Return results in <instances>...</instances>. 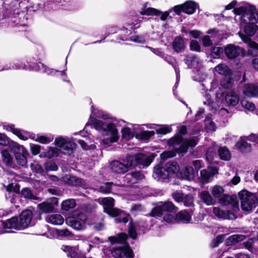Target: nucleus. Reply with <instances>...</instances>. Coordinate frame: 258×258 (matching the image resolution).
Segmentation results:
<instances>
[{
	"label": "nucleus",
	"instance_id": "4be33fe9",
	"mask_svg": "<svg viewBox=\"0 0 258 258\" xmlns=\"http://www.w3.org/2000/svg\"><path fill=\"white\" fill-rule=\"evenodd\" d=\"M140 231L144 232V227L142 225L139 223H134L132 221L130 222L128 232L131 238L133 239H136L137 236V232L140 233Z\"/></svg>",
	"mask_w": 258,
	"mask_h": 258
},
{
	"label": "nucleus",
	"instance_id": "6e6552de",
	"mask_svg": "<svg viewBox=\"0 0 258 258\" xmlns=\"http://www.w3.org/2000/svg\"><path fill=\"white\" fill-rule=\"evenodd\" d=\"M135 161L134 156L127 155L122 161H113L110 164L111 171L115 174H122L127 172L134 167Z\"/></svg>",
	"mask_w": 258,
	"mask_h": 258
},
{
	"label": "nucleus",
	"instance_id": "f03ea898",
	"mask_svg": "<svg viewBox=\"0 0 258 258\" xmlns=\"http://www.w3.org/2000/svg\"><path fill=\"white\" fill-rule=\"evenodd\" d=\"M167 144L169 147H172L173 150L165 151L161 154V158L163 160L174 157L176 153L187 152L189 147H195L197 143L192 138L184 139L181 136H177L169 139Z\"/></svg>",
	"mask_w": 258,
	"mask_h": 258
},
{
	"label": "nucleus",
	"instance_id": "58836bf2",
	"mask_svg": "<svg viewBox=\"0 0 258 258\" xmlns=\"http://www.w3.org/2000/svg\"><path fill=\"white\" fill-rule=\"evenodd\" d=\"M200 197L207 205H212L214 203V201L212 197L208 191H203L201 192Z\"/></svg>",
	"mask_w": 258,
	"mask_h": 258
},
{
	"label": "nucleus",
	"instance_id": "9b49d317",
	"mask_svg": "<svg viewBox=\"0 0 258 258\" xmlns=\"http://www.w3.org/2000/svg\"><path fill=\"white\" fill-rule=\"evenodd\" d=\"M12 146L14 150L15 158L18 164L23 167H27L26 156L28 155L27 151L23 146L16 143H13Z\"/></svg>",
	"mask_w": 258,
	"mask_h": 258
},
{
	"label": "nucleus",
	"instance_id": "cd10ccee",
	"mask_svg": "<svg viewBox=\"0 0 258 258\" xmlns=\"http://www.w3.org/2000/svg\"><path fill=\"white\" fill-rule=\"evenodd\" d=\"M179 174L180 178L187 180H191L195 177L194 169L190 166H186L185 169Z\"/></svg>",
	"mask_w": 258,
	"mask_h": 258
},
{
	"label": "nucleus",
	"instance_id": "de8ad7c7",
	"mask_svg": "<svg viewBox=\"0 0 258 258\" xmlns=\"http://www.w3.org/2000/svg\"><path fill=\"white\" fill-rule=\"evenodd\" d=\"M205 127L208 132L215 131V124L210 117H208L206 118L205 120Z\"/></svg>",
	"mask_w": 258,
	"mask_h": 258
},
{
	"label": "nucleus",
	"instance_id": "774afa93",
	"mask_svg": "<svg viewBox=\"0 0 258 258\" xmlns=\"http://www.w3.org/2000/svg\"><path fill=\"white\" fill-rule=\"evenodd\" d=\"M30 148L32 153L33 155H37L40 151V146L37 145L31 144Z\"/></svg>",
	"mask_w": 258,
	"mask_h": 258
},
{
	"label": "nucleus",
	"instance_id": "a18cd8bd",
	"mask_svg": "<svg viewBox=\"0 0 258 258\" xmlns=\"http://www.w3.org/2000/svg\"><path fill=\"white\" fill-rule=\"evenodd\" d=\"M245 238V236L242 234L233 235L228 238V243L231 244H235L238 242L243 240Z\"/></svg>",
	"mask_w": 258,
	"mask_h": 258
},
{
	"label": "nucleus",
	"instance_id": "ea45409f",
	"mask_svg": "<svg viewBox=\"0 0 258 258\" xmlns=\"http://www.w3.org/2000/svg\"><path fill=\"white\" fill-rule=\"evenodd\" d=\"M218 153L222 160L228 161L231 158V154L230 151L226 147L219 148Z\"/></svg>",
	"mask_w": 258,
	"mask_h": 258
},
{
	"label": "nucleus",
	"instance_id": "393cba45",
	"mask_svg": "<svg viewBox=\"0 0 258 258\" xmlns=\"http://www.w3.org/2000/svg\"><path fill=\"white\" fill-rule=\"evenodd\" d=\"M60 153L59 149L52 147H48L42 152L39 155L41 158H51L54 157L58 156Z\"/></svg>",
	"mask_w": 258,
	"mask_h": 258
},
{
	"label": "nucleus",
	"instance_id": "f3484780",
	"mask_svg": "<svg viewBox=\"0 0 258 258\" xmlns=\"http://www.w3.org/2000/svg\"><path fill=\"white\" fill-rule=\"evenodd\" d=\"M111 253L116 258H132L133 257V250L128 245L114 248L111 251Z\"/></svg>",
	"mask_w": 258,
	"mask_h": 258
},
{
	"label": "nucleus",
	"instance_id": "2f4dec72",
	"mask_svg": "<svg viewBox=\"0 0 258 258\" xmlns=\"http://www.w3.org/2000/svg\"><path fill=\"white\" fill-rule=\"evenodd\" d=\"M214 71L218 74L223 76H229L231 74V70L224 63L217 65L214 69Z\"/></svg>",
	"mask_w": 258,
	"mask_h": 258
},
{
	"label": "nucleus",
	"instance_id": "b1692460",
	"mask_svg": "<svg viewBox=\"0 0 258 258\" xmlns=\"http://www.w3.org/2000/svg\"><path fill=\"white\" fill-rule=\"evenodd\" d=\"M172 46L174 50L179 53L184 51L186 45L184 39L180 36L176 37L172 42Z\"/></svg>",
	"mask_w": 258,
	"mask_h": 258
},
{
	"label": "nucleus",
	"instance_id": "ddd939ff",
	"mask_svg": "<svg viewBox=\"0 0 258 258\" xmlns=\"http://www.w3.org/2000/svg\"><path fill=\"white\" fill-rule=\"evenodd\" d=\"M57 206V198L52 197L39 204L37 207L40 213H50L53 212L55 210V207Z\"/></svg>",
	"mask_w": 258,
	"mask_h": 258
},
{
	"label": "nucleus",
	"instance_id": "c9c22d12",
	"mask_svg": "<svg viewBox=\"0 0 258 258\" xmlns=\"http://www.w3.org/2000/svg\"><path fill=\"white\" fill-rule=\"evenodd\" d=\"M238 35L242 40L245 43H247L250 47L256 50H258V44L255 42L252 41L250 38L245 36L244 34H242L240 32H238Z\"/></svg>",
	"mask_w": 258,
	"mask_h": 258
},
{
	"label": "nucleus",
	"instance_id": "1a4fd4ad",
	"mask_svg": "<svg viewBox=\"0 0 258 258\" xmlns=\"http://www.w3.org/2000/svg\"><path fill=\"white\" fill-rule=\"evenodd\" d=\"M241 207L243 211H250L257 205L256 196L247 190H242L238 194Z\"/></svg>",
	"mask_w": 258,
	"mask_h": 258
},
{
	"label": "nucleus",
	"instance_id": "4468645a",
	"mask_svg": "<svg viewBox=\"0 0 258 258\" xmlns=\"http://www.w3.org/2000/svg\"><path fill=\"white\" fill-rule=\"evenodd\" d=\"M140 14L142 15L159 16L162 21L166 20L169 16L168 12H162L154 8L148 7L146 4L142 8Z\"/></svg>",
	"mask_w": 258,
	"mask_h": 258
},
{
	"label": "nucleus",
	"instance_id": "aec40b11",
	"mask_svg": "<svg viewBox=\"0 0 258 258\" xmlns=\"http://www.w3.org/2000/svg\"><path fill=\"white\" fill-rule=\"evenodd\" d=\"M224 51L228 58L233 59L237 57L240 54L242 49L238 46L230 44L225 47Z\"/></svg>",
	"mask_w": 258,
	"mask_h": 258
},
{
	"label": "nucleus",
	"instance_id": "f704fd0d",
	"mask_svg": "<svg viewBox=\"0 0 258 258\" xmlns=\"http://www.w3.org/2000/svg\"><path fill=\"white\" fill-rule=\"evenodd\" d=\"M196 9V4L191 1H187L183 4V12L188 14H193Z\"/></svg>",
	"mask_w": 258,
	"mask_h": 258
},
{
	"label": "nucleus",
	"instance_id": "603ef678",
	"mask_svg": "<svg viewBox=\"0 0 258 258\" xmlns=\"http://www.w3.org/2000/svg\"><path fill=\"white\" fill-rule=\"evenodd\" d=\"M135 183L133 180V175L131 173L126 174L123 179V185L125 186H131Z\"/></svg>",
	"mask_w": 258,
	"mask_h": 258
},
{
	"label": "nucleus",
	"instance_id": "69168bd1",
	"mask_svg": "<svg viewBox=\"0 0 258 258\" xmlns=\"http://www.w3.org/2000/svg\"><path fill=\"white\" fill-rule=\"evenodd\" d=\"M52 139L46 137L45 136H42L37 137L36 141L42 144H47L50 143L52 141Z\"/></svg>",
	"mask_w": 258,
	"mask_h": 258
},
{
	"label": "nucleus",
	"instance_id": "7c9ffc66",
	"mask_svg": "<svg viewBox=\"0 0 258 258\" xmlns=\"http://www.w3.org/2000/svg\"><path fill=\"white\" fill-rule=\"evenodd\" d=\"M176 219L182 223H189L191 219V215L187 211H181L176 215Z\"/></svg>",
	"mask_w": 258,
	"mask_h": 258
},
{
	"label": "nucleus",
	"instance_id": "20e7f679",
	"mask_svg": "<svg viewBox=\"0 0 258 258\" xmlns=\"http://www.w3.org/2000/svg\"><path fill=\"white\" fill-rule=\"evenodd\" d=\"M91 121L94 127L104 136H109V138L102 141L103 145L110 146L117 141L119 138L118 133L114 124L108 121L103 122L96 118H91Z\"/></svg>",
	"mask_w": 258,
	"mask_h": 258
},
{
	"label": "nucleus",
	"instance_id": "423d86ee",
	"mask_svg": "<svg viewBox=\"0 0 258 258\" xmlns=\"http://www.w3.org/2000/svg\"><path fill=\"white\" fill-rule=\"evenodd\" d=\"M102 204L104 211L112 217L115 218L117 223L123 222L126 223L128 222L129 215L124 211L113 208L114 200L111 197L104 198L102 199Z\"/></svg>",
	"mask_w": 258,
	"mask_h": 258
},
{
	"label": "nucleus",
	"instance_id": "13d9d810",
	"mask_svg": "<svg viewBox=\"0 0 258 258\" xmlns=\"http://www.w3.org/2000/svg\"><path fill=\"white\" fill-rule=\"evenodd\" d=\"M224 237L225 236L224 235H220L218 236L215 239H214L212 241L211 243V246L212 247H217L220 243H222L223 241Z\"/></svg>",
	"mask_w": 258,
	"mask_h": 258
},
{
	"label": "nucleus",
	"instance_id": "2eb2a0df",
	"mask_svg": "<svg viewBox=\"0 0 258 258\" xmlns=\"http://www.w3.org/2000/svg\"><path fill=\"white\" fill-rule=\"evenodd\" d=\"M18 66L16 67V69L29 70L35 71H41L42 73H47L48 75L52 74L53 71L48 69L46 66H44L41 62H35L32 63L30 66L28 67L26 64L20 63L18 64Z\"/></svg>",
	"mask_w": 258,
	"mask_h": 258
},
{
	"label": "nucleus",
	"instance_id": "49530a36",
	"mask_svg": "<svg viewBox=\"0 0 258 258\" xmlns=\"http://www.w3.org/2000/svg\"><path fill=\"white\" fill-rule=\"evenodd\" d=\"M23 197L26 199L38 200V198L33 195L31 190L28 188H24L21 191Z\"/></svg>",
	"mask_w": 258,
	"mask_h": 258
},
{
	"label": "nucleus",
	"instance_id": "37998d69",
	"mask_svg": "<svg viewBox=\"0 0 258 258\" xmlns=\"http://www.w3.org/2000/svg\"><path fill=\"white\" fill-rule=\"evenodd\" d=\"M224 189L223 187L219 185H215L211 191L212 195L218 200L224 195Z\"/></svg>",
	"mask_w": 258,
	"mask_h": 258
},
{
	"label": "nucleus",
	"instance_id": "5701e85b",
	"mask_svg": "<svg viewBox=\"0 0 258 258\" xmlns=\"http://www.w3.org/2000/svg\"><path fill=\"white\" fill-rule=\"evenodd\" d=\"M243 94L247 97H258V84H246L243 89Z\"/></svg>",
	"mask_w": 258,
	"mask_h": 258
},
{
	"label": "nucleus",
	"instance_id": "dca6fc26",
	"mask_svg": "<svg viewBox=\"0 0 258 258\" xmlns=\"http://www.w3.org/2000/svg\"><path fill=\"white\" fill-rule=\"evenodd\" d=\"M175 208L174 205L170 202H161L152 211L151 215L153 217L160 216L162 215L163 211L171 212L174 211Z\"/></svg>",
	"mask_w": 258,
	"mask_h": 258
},
{
	"label": "nucleus",
	"instance_id": "680f3d73",
	"mask_svg": "<svg viewBox=\"0 0 258 258\" xmlns=\"http://www.w3.org/2000/svg\"><path fill=\"white\" fill-rule=\"evenodd\" d=\"M12 132L23 140H26L28 139L27 137L23 135V133L19 129L12 128Z\"/></svg>",
	"mask_w": 258,
	"mask_h": 258
},
{
	"label": "nucleus",
	"instance_id": "e433bc0d",
	"mask_svg": "<svg viewBox=\"0 0 258 258\" xmlns=\"http://www.w3.org/2000/svg\"><path fill=\"white\" fill-rule=\"evenodd\" d=\"M63 180L68 184L72 185L78 186L81 183V179L73 176L66 175L63 177Z\"/></svg>",
	"mask_w": 258,
	"mask_h": 258
},
{
	"label": "nucleus",
	"instance_id": "0eeeda50",
	"mask_svg": "<svg viewBox=\"0 0 258 258\" xmlns=\"http://www.w3.org/2000/svg\"><path fill=\"white\" fill-rule=\"evenodd\" d=\"M179 171L178 164L175 162H169L164 167L157 165L154 167L153 176L158 180H165L177 175Z\"/></svg>",
	"mask_w": 258,
	"mask_h": 258
},
{
	"label": "nucleus",
	"instance_id": "79ce46f5",
	"mask_svg": "<svg viewBox=\"0 0 258 258\" xmlns=\"http://www.w3.org/2000/svg\"><path fill=\"white\" fill-rule=\"evenodd\" d=\"M76 205V202L73 199H70L63 201L61 204L62 209L66 211H68L70 209H73Z\"/></svg>",
	"mask_w": 258,
	"mask_h": 258
},
{
	"label": "nucleus",
	"instance_id": "412c9836",
	"mask_svg": "<svg viewBox=\"0 0 258 258\" xmlns=\"http://www.w3.org/2000/svg\"><path fill=\"white\" fill-rule=\"evenodd\" d=\"M213 213L219 218L228 220H233L236 218V216L233 212L229 211L222 210L218 207L214 208Z\"/></svg>",
	"mask_w": 258,
	"mask_h": 258
},
{
	"label": "nucleus",
	"instance_id": "6e6d98bb",
	"mask_svg": "<svg viewBox=\"0 0 258 258\" xmlns=\"http://www.w3.org/2000/svg\"><path fill=\"white\" fill-rule=\"evenodd\" d=\"M112 182H106L99 187V191L103 193H109L111 191Z\"/></svg>",
	"mask_w": 258,
	"mask_h": 258
},
{
	"label": "nucleus",
	"instance_id": "a211bd4d",
	"mask_svg": "<svg viewBox=\"0 0 258 258\" xmlns=\"http://www.w3.org/2000/svg\"><path fill=\"white\" fill-rule=\"evenodd\" d=\"M220 204L224 206L231 205L234 211L239 210L238 203L235 196H231L227 194H224L219 200Z\"/></svg>",
	"mask_w": 258,
	"mask_h": 258
},
{
	"label": "nucleus",
	"instance_id": "c756f323",
	"mask_svg": "<svg viewBox=\"0 0 258 258\" xmlns=\"http://www.w3.org/2000/svg\"><path fill=\"white\" fill-rule=\"evenodd\" d=\"M127 238V235L125 233H121L114 236H110L108 238L111 244L115 243H123Z\"/></svg>",
	"mask_w": 258,
	"mask_h": 258
},
{
	"label": "nucleus",
	"instance_id": "5fc2aeb1",
	"mask_svg": "<svg viewBox=\"0 0 258 258\" xmlns=\"http://www.w3.org/2000/svg\"><path fill=\"white\" fill-rule=\"evenodd\" d=\"M241 104L244 108L249 111H252L255 108V105L253 103L245 99L241 100Z\"/></svg>",
	"mask_w": 258,
	"mask_h": 258
},
{
	"label": "nucleus",
	"instance_id": "338daca9",
	"mask_svg": "<svg viewBox=\"0 0 258 258\" xmlns=\"http://www.w3.org/2000/svg\"><path fill=\"white\" fill-rule=\"evenodd\" d=\"M172 197L177 202H182L183 200V195L181 192H175L172 194Z\"/></svg>",
	"mask_w": 258,
	"mask_h": 258
},
{
	"label": "nucleus",
	"instance_id": "a878e982",
	"mask_svg": "<svg viewBox=\"0 0 258 258\" xmlns=\"http://www.w3.org/2000/svg\"><path fill=\"white\" fill-rule=\"evenodd\" d=\"M246 140H248V137H241L239 141L235 144L236 149L242 152L249 151L251 146L250 144L246 142Z\"/></svg>",
	"mask_w": 258,
	"mask_h": 258
},
{
	"label": "nucleus",
	"instance_id": "052dcab7",
	"mask_svg": "<svg viewBox=\"0 0 258 258\" xmlns=\"http://www.w3.org/2000/svg\"><path fill=\"white\" fill-rule=\"evenodd\" d=\"M31 167L32 170L36 172L37 173H40L41 174H43L44 173V171H43L42 167L38 164H31Z\"/></svg>",
	"mask_w": 258,
	"mask_h": 258
},
{
	"label": "nucleus",
	"instance_id": "6ab92c4d",
	"mask_svg": "<svg viewBox=\"0 0 258 258\" xmlns=\"http://www.w3.org/2000/svg\"><path fill=\"white\" fill-rule=\"evenodd\" d=\"M154 156L153 154L147 155L144 154H138L134 157L135 161L134 166L137 164L143 166H149L153 161Z\"/></svg>",
	"mask_w": 258,
	"mask_h": 258
},
{
	"label": "nucleus",
	"instance_id": "72a5a7b5",
	"mask_svg": "<svg viewBox=\"0 0 258 258\" xmlns=\"http://www.w3.org/2000/svg\"><path fill=\"white\" fill-rule=\"evenodd\" d=\"M46 221L53 225H61L63 223L64 219L60 215L55 214L47 217Z\"/></svg>",
	"mask_w": 258,
	"mask_h": 258
},
{
	"label": "nucleus",
	"instance_id": "864d4df0",
	"mask_svg": "<svg viewBox=\"0 0 258 258\" xmlns=\"http://www.w3.org/2000/svg\"><path fill=\"white\" fill-rule=\"evenodd\" d=\"M3 161L7 164L9 165L11 163L12 158L10 153L6 150L1 152Z\"/></svg>",
	"mask_w": 258,
	"mask_h": 258
},
{
	"label": "nucleus",
	"instance_id": "09e8293b",
	"mask_svg": "<svg viewBox=\"0 0 258 258\" xmlns=\"http://www.w3.org/2000/svg\"><path fill=\"white\" fill-rule=\"evenodd\" d=\"M122 137L126 140H129L134 136V134L128 127H124L121 130Z\"/></svg>",
	"mask_w": 258,
	"mask_h": 258
},
{
	"label": "nucleus",
	"instance_id": "bf43d9fd",
	"mask_svg": "<svg viewBox=\"0 0 258 258\" xmlns=\"http://www.w3.org/2000/svg\"><path fill=\"white\" fill-rule=\"evenodd\" d=\"M132 175H133V180L135 183L137 182L139 180H142L144 178V176L140 171L132 172Z\"/></svg>",
	"mask_w": 258,
	"mask_h": 258
},
{
	"label": "nucleus",
	"instance_id": "c85d7f7f",
	"mask_svg": "<svg viewBox=\"0 0 258 258\" xmlns=\"http://www.w3.org/2000/svg\"><path fill=\"white\" fill-rule=\"evenodd\" d=\"M239 98L237 94L233 92H230L225 96V101L228 105L235 106L238 104Z\"/></svg>",
	"mask_w": 258,
	"mask_h": 258
},
{
	"label": "nucleus",
	"instance_id": "bb28decb",
	"mask_svg": "<svg viewBox=\"0 0 258 258\" xmlns=\"http://www.w3.org/2000/svg\"><path fill=\"white\" fill-rule=\"evenodd\" d=\"M61 249L67 253L68 256L71 258H82L81 255L78 252V249L76 247L62 245Z\"/></svg>",
	"mask_w": 258,
	"mask_h": 258
},
{
	"label": "nucleus",
	"instance_id": "a19ab883",
	"mask_svg": "<svg viewBox=\"0 0 258 258\" xmlns=\"http://www.w3.org/2000/svg\"><path fill=\"white\" fill-rule=\"evenodd\" d=\"M168 63L172 64L173 68H174V70L176 75V80L177 82L175 84V85L174 87L175 88H177L178 82L179 80V70L178 68H177L176 64L174 63V62L175 61L174 59H173L172 57L169 56H165L164 57H163Z\"/></svg>",
	"mask_w": 258,
	"mask_h": 258
},
{
	"label": "nucleus",
	"instance_id": "f8f14e48",
	"mask_svg": "<svg viewBox=\"0 0 258 258\" xmlns=\"http://www.w3.org/2000/svg\"><path fill=\"white\" fill-rule=\"evenodd\" d=\"M86 216L82 213H79L77 217H69L66 220V223L76 230L82 229L86 221Z\"/></svg>",
	"mask_w": 258,
	"mask_h": 258
},
{
	"label": "nucleus",
	"instance_id": "3c124183",
	"mask_svg": "<svg viewBox=\"0 0 258 258\" xmlns=\"http://www.w3.org/2000/svg\"><path fill=\"white\" fill-rule=\"evenodd\" d=\"M89 142V139L86 138V140H80L78 141L79 144L81 146L82 148L85 150H91L95 148V146L93 144H90L88 145V143Z\"/></svg>",
	"mask_w": 258,
	"mask_h": 258
},
{
	"label": "nucleus",
	"instance_id": "39448f33",
	"mask_svg": "<svg viewBox=\"0 0 258 258\" xmlns=\"http://www.w3.org/2000/svg\"><path fill=\"white\" fill-rule=\"evenodd\" d=\"M28 3L29 2L26 0H16L11 3L8 9V14L10 16H14L15 18V20H12L13 22L21 25H25L24 21L27 18L25 17V13L29 8Z\"/></svg>",
	"mask_w": 258,
	"mask_h": 258
},
{
	"label": "nucleus",
	"instance_id": "4c0bfd02",
	"mask_svg": "<svg viewBox=\"0 0 258 258\" xmlns=\"http://www.w3.org/2000/svg\"><path fill=\"white\" fill-rule=\"evenodd\" d=\"M184 61L188 66L192 67L197 64L199 62V59L195 55L190 54L185 56Z\"/></svg>",
	"mask_w": 258,
	"mask_h": 258
},
{
	"label": "nucleus",
	"instance_id": "9d476101",
	"mask_svg": "<svg viewBox=\"0 0 258 258\" xmlns=\"http://www.w3.org/2000/svg\"><path fill=\"white\" fill-rule=\"evenodd\" d=\"M54 143L56 146L60 148V153L69 156L73 153L77 146L76 143L71 141L67 137H57L55 139Z\"/></svg>",
	"mask_w": 258,
	"mask_h": 258
},
{
	"label": "nucleus",
	"instance_id": "7ed1b4c3",
	"mask_svg": "<svg viewBox=\"0 0 258 258\" xmlns=\"http://www.w3.org/2000/svg\"><path fill=\"white\" fill-rule=\"evenodd\" d=\"M32 217V212L30 210L23 211L20 216V220L14 217L6 221H0V234L8 232L11 229L21 230L28 227Z\"/></svg>",
	"mask_w": 258,
	"mask_h": 258
},
{
	"label": "nucleus",
	"instance_id": "c03bdc74",
	"mask_svg": "<svg viewBox=\"0 0 258 258\" xmlns=\"http://www.w3.org/2000/svg\"><path fill=\"white\" fill-rule=\"evenodd\" d=\"M217 173L218 170L216 168L213 169L212 173H210L206 170H203L201 171V176L204 181H208V179L211 176Z\"/></svg>",
	"mask_w": 258,
	"mask_h": 258
},
{
	"label": "nucleus",
	"instance_id": "f257e3e1",
	"mask_svg": "<svg viewBox=\"0 0 258 258\" xmlns=\"http://www.w3.org/2000/svg\"><path fill=\"white\" fill-rule=\"evenodd\" d=\"M236 15H241V23L245 24L243 29L247 37L252 36L258 29L255 24L258 21V14L255 6L247 4L234 9Z\"/></svg>",
	"mask_w": 258,
	"mask_h": 258
},
{
	"label": "nucleus",
	"instance_id": "4d7b16f0",
	"mask_svg": "<svg viewBox=\"0 0 258 258\" xmlns=\"http://www.w3.org/2000/svg\"><path fill=\"white\" fill-rule=\"evenodd\" d=\"M223 52V49L221 47H214L211 49V55L214 58L219 57Z\"/></svg>",
	"mask_w": 258,
	"mask_h": 258
},
{
	"label": "nucleus",
	"instance_id": "8fccbe9b",
	"mask_svg": "<svg viewBox=\"0 0 258 258\" xmlns=\"http://www.w3.org/2000/svg\"><path fill=\"white\" fill-rule=\"evenodd\" d=\"M171 127L167 125H163L160 126L159 128L156 129V131L157 134L162 135L169 133L171 132Z\"/></svg>",
	"mask_w": 258,
	"mask_h": 258
},
{
	"label": "nucleus",
	"instance_id": "e2e57ef3",
	"mask_svg": "<svg viewBox=\"0 0 258 258\" xmlns=\"http://www.w3.org/2000/svg\"><path fill=\"white\" fill-rule=\"evenodd\" d=\"M190 48L191 50L200 51L201 47L199 43L196 40H191L190 44Z\"/></svg>",
	"mask_w": 258,
	"mask_h": 258
},
{
	"label": "nucleus",
	"instance_id": "473e14b6",
	"mask_svg": "<svg viewBox=\"0 0 258 258\" xmlns=\"http://www.w3.org/2000/svg\"><path fill=\"white\" fill-rule=\"evenodd\" d=\"M203 88L202 93L203 94V102L204 104L209 106L210 107L213 108L214 102L211 99V95L208 93V90H205V86L203 84H202Z\"/></svg>",
	"mask_w": 258,
	"mask_h": 258
},
{
	"label": "nucleus",
	"instance_id": "0e129e2a",
	"mask_svg": "<svg viewBox=\"0 0 258 258\" xmlns=\"http://www.w3.org/2000/svg\"><path fill=\"white\" fill-rule=\"evenodd\" d=\"M45 168L48 171H56L57 170L58 167L55 163L48 162L45 164Z\"/></svg>",
	"mask_w": 258,
	"mask_h": 258
}]
</instances>
